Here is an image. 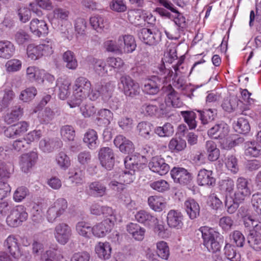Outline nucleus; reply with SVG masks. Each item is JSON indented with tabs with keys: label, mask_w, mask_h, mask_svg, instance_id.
<instances>
[{
	"label": "nucleus",
	"mask_w": 261,
	"mask_h": 261,
	"mask_svg": "<svg viewBox=\"0 0 261 261\" xmlns=\"http://www.w3.org/2000/svg\"><path fill=\"white\" fill-rule=\"evenodd\" d=\"M212 171L205 169L199 171L197 175V182L199 186L213 187L216 184V179L213 176Z\"/></svg>",
	"instance_id": "obj_17"
},
{
	"label": "nucleus",
	"mask_w": 261,
	"mask_h": 261,
	"mask_svg": "<svg viewBox=\"0 0 261 261\" xmlns=\"http://www.w3.org/2000/svg\"><path fill=\"white\" fill-rule=\"evenodd\" d=\"M138 36L140 40L149 45L157 44L162 38L161 32L159 30L146 28L140 29L138 31Z\"/></svg>",
	"instance_id": "obj_6"
},
{
	"label": "nucleus",
	"mask_w": 261,
	"mask_h": 261,
	"mask_svg": "<svg viewBox=\"0 0 261 261\" xmlns=\"http://www.w3.org/2000/svg\"><path fill=\"white\" fill-rule=\"evenodd\" d=\"M146 162L147 159L144 155L137 153L127 156L124 160L126 169L136 171Z\"/></svg>",
	"instance_id": "obj_12"
},
{
	"label": "nucleus",
	"mask_w": 261,
	"mask_h": 261,
	"mask_svg": "<svg viewBox=\"0 0 261 261\" xmlns=\"http://www.w3.org/2000/svg\"><path fill=\"white\" fill-rule=\"evenodd\" d=\"M225 164L228 170L233 174L239 171L238 159L233 155H228L225 159Z\"/></svg>",
	"instance_id": "obj_57"
},
{
	"label": "nucleus",
	"mask_w": 261,
	"mask_h": 261,
	"mask_svg": "<svg viewBox=\"0 0 261 261\" xmlns=\"http://www.w3.org/2000/svg\"><path fill=\"white\" fill-rule=\"evenodd\" d=\"M27 55L29 58L33 60H36L43 56L39 45L35 46L33 44L28 46Z\"/></svg>",
	"instance_id": "obj_61"
},
{
	"label": "nucleus",
	"mask_w": 261,
	"mask_h": 261,
	"mask_svg": "<svg viewBox=\"0 0 261 261\" xmlns=\"http://www.w3.org/2000/svg\"><path fill=\"white\" fill-rule=\"evenodd\" d=\"M30 29L34 35L39 37L48 33V25L43 20L32 19L30 24Z\"/></svg>",
	"instance_id": "obj_18"
},
{
	"label": "nucleus",
	"mask_w": 261,
	"mask_h": 261,
	"mask_svg": "<svg viewBox=\"0 0 261 261\" xmlns=\"http://www.w3.org/2000/svg\"><path fill=\"white\" fill-rule=\"evenodd\" d=\"M187 146L186 141L180 138H172L168 145L169 148L174 152L183 150Z\"/></svg>",
	"instance_id": "obj_47"
},
{
	"label": "nucleus",
	"mask_w": 261,
	"mask_h": 261,
	"mask_svg": "<svg viewBox=\"0 0 261 261\" xmlns=\"http://www.w3.org/2000/svg\"><path fill=\"white\" fill-rule=\"evenodd\" d=\"M91 89V83L87 78L83 76L77 78L73 85V97L68 102L70 107H79L82 100L87 97Z\"/></svg>",
	"instance_id": "obj_1"
},
{
	"label": "nucleus",
	"mask_w": 261,
	"mask_h": 261,
	"mask_svg": "<svg viewBox=\"0 0 261 261\" xmlns=\"http://www.w3.org/2000/svg\"><path fill=\"white\" fill-rule=\"evenodd\" d=\"M199 118L201 123L204 125L213 121L217 116V111L215 109H205L198 110Z\"/></svg>",
	"instance_id": "obj_38"
},
{
	"label": "nucleus",
	"mask_w": 261,
	"mask_h": 261,
	"mask_svg": "<svg viewBox=\"0 0 261 261\" xmlns=\"http://www.w3.org/2000/svg\"><path fill=\"white\" fill-rule=\"evenodd\" d=\"M156 253L161 258L167 259L170 255L169 248L167 243L161 241L156 243Z\"/></svg>",
	"instance_id": "obj_52"
},
{
	"label": "nucleus",
	"mask_w": 261,
	"mask_h": 261,
	"mask_svg": "<svg viewBox=\"0 0 261 261\" xmlns=\"http://www.w3.org/2000/svg\"><path fill=\"white\" fill-rule=\"evenodd\" d=\"M162 80L158 76H152L144 81L143 91L147 94L155 95L160 91Z\"/></svg>",
	"instance_id": "obj_15"
},
{
	"label": "nucleus",
	"mask_w": 261,
	"mask_h": 261,
	"mask_svg": "<svg viewBox=\"0 0 261 261\" xmlns=\"http://www.w3.org/2000/svg\"><path fill=\"white\" fill-rule=\"evenodd\" d=\"M23 113V109L20 106H15L5 115L4 120L7 124H12L18 120L22 117Z\"/></svg>",
	"instance_id": "obj_37"
},
{
	"label": "nucleus",
	"mask_w": 261,
	"mask_h": 261,
	"mask_svg": "<svg viewBox=\"0 0 261 261\" xmlns=\"http://www.w3.org/2000/svg\"><path fill=\"white\" fill-rule=\"evenodd\" d=\"M62 146V141L57 139L45 138L41 140L39 143L40 148L45 152H50L55 148H60Z\"/></svg>",
	"instance_id": "obj_28"
},
{
	"label": "nucleus",
	"mask_w": 261,
	"mask_h": 261,
	"mask_svg": "<svg viewBox=\"0 0 261 261\" xmlns=\"http://www.w3.org/2000/svg\"><path fill=\"white\" fill-rule=\"evenodd\" d=\"M14 44L8 40L0 41V58L8 59L15 53Z\"/></svg>",
	"instance_id": "obj_34"
},
{
	"label": "nucleus",
	"mask_w": 261,
	"mask_h": 261,
	"mask_svg": "<svg viewBox=\"0 0 261 261\" xmlns=\"http://www.w3.org/2000/svg\"><path fill=\"white\" fill-rule=\"evenodd\" d=\"M251 204L256 214L261 216V193H256L252 196Z\"/></svg>",
	"instance_id": "obj_63"
},
{
	"label": "nucleus",
	"mask_w": 261,
	"mask_h": 261,
	"mask_svg": "<svg viewBox=\"0 0 261 261\" xmlns=\"http://www.w3.org/2000/svg\"><path fill=\"white\" fill-rule=\"evenodd\" d=\"M120 55L133 53L136 48L137 44L134 37L130 35H122L118 38Z\"/></svg>",
	"instance_id": "obj_11"
},
{
	"label": "nucleus",
	"mask_w": 261,
	"mask_h": 261,
	"mask_svg": "<svg viewBox=\"0 0 261 261\" xmlns=\"http://www.w3.org/2000/svg\"><path fill=\"white\" fill-rule=\"evenodd\" d=\"M233 126L236 132L240 134H247L250 129L248 121L243 117H240L236 122L234 121Z\"/></svg>",
	"instance_id": "obj_43"
},
{
	"label": "nucleus",
	"mask_w": 261,
	"mask_h": 261,
	"mask_svg": "<svg viewBox=\"0 0 261 261\" xmlns=\"http://www.w3.org/2000/svg\"><path fill=\"white\" fill-rule=\"evenodd\" d=\"M228 125L224 122H220L210 128L207 131V135L215 139H222L228 134Z\"/></svg>",
	"instance_id": "obj_16"
},
{
	"label": "nucleus",
	"mask_w": 261,
	"mask_h": 261,
	"mask_svg": "<svg viewBox=\"0 0 261 261\" xmlns=\"http://www.w3.org/2000/svg\"><path fill=\"white\" fill-rule=\"evenodd\" d=\"M96 88L99 90L102 99L106 101L111 97L114 86L111 82H99L96 83Z\"/></svg>",
	"instance_id": "obj_35"
},
{
	"label": "nucleus",
	"mask_w": 261,
	"mask_h": 261,
	"mask_svg": "<svg viewBox=\"0 0 261 261\" xmlns=\"http://www.w3.org/2000/svg\"><path fill=\"white\" fill-rule=\"evenodd\" d=\"M153 128V126L151 123L145 121L139 123L137 126L139 135L147 140L151 139L154 136Z\"/></svg>",
	"instance_id": "obj_33"
},
{
	"label": "nucleus",
	"mask_w": 261,
	"mask_h": 261,
	"mask_svg": "<svg viewBox=\"0 0 261 261\" xmlns=\"http://www.w3.org/2000/svg\"><path fill=\"white\" fill-rule=\"evenodd\" d=\"M119 86L127 96L134 97L138 95L140 92L139 84L128 75H123L120 77Z\"/></svg>",
	"instance_id": "obj_5"
},
{
	"label": "nucleus",
	"mask_w": 261,
	"mask_h": 261,
	"mask_svg": "<svg viewBox=\"0 0 261 261\" xmlns=\"http://www.w3.org/2000/svg\"><path fill=\"white\" fill-rule=\"evenodd\" d=\"M68 207L67 200L63 198L57 199L48 207L46 212V218L48 222L53 223L64 214Z\"/></svg>",
	"instance_id": "obj_3"
},
{
	"label": "nucleus",
	"mask_w": 261,
	"mask_h": 261,
	"mask_svg": "<svg viewBox=\"0 0 261 261\" xmlns=\"http://www.w3.org/2000/svg\"><path fill=\"white\" fill-rule=\"evenodd\" d=\"M83 141L90 149H96L99 145L97 132L93 129H88L84 135Z\"/></svg>",
	"instance_id": "obj_31"
},
{
	"label": "nucleus",
	"mask_w": 261,
	"mask_h": 261,
	"mask_svg": "<svg viewBox=\"0 0 261 261\" xmlns=\"http://www.w3.org/2000/svg\"><path fill=\"white\" fill-rule=\"evenodd\" d=\"M219 187L222 192L230 193L234 189V181L231 178L227 177L219 181Z\"/></svg>",
	"instance_id": "obj_62"
},
{
	"label": "nucleus",
	"mask_w": 261,
	"mask_h": 261,
	"mask_svg": "<svg viewBox=\"0 0 261 261\" xmlns=\"http://www.w3.org/2000/svg\"><path fill=\"white\" fill-rule=\"evenodd\" d=\"M60 258H63L60 251L53 249L46 251V253L42 256L41 260L42 261H53V259L58 260Z\"/></svg>",
	"instance_id": "obj_64"
},
{
	"label": "nucleus",
	"mask_w": 261,
	"mask_h": 261,
	"mask_svg": "<svg viewBox=\"0 0 261 261\" xmlns=\"http://www.w3.org/2000/svg\"><path fill=\"white\" fill-rule=\"evenodd\" d=\"M248 185V179L243 177L238 178L236 182L237 190L234 193L236 200L242 202L246 197L250 194V190Z\"/></svg>",
	"instance_id": "obj_13"
},
{
	"label": "nucleus",
	"mask_w": 261,
	"mask_h": 261,
	"mask_svg": "<svg viewBox=\"0 0 261 261\" xmlns=\"http://www.w3.org/2000/svg\"><path fill=\"white\" fill-rule=\"evenodd\" d=\"M248 243L254 250H261V234L255 232L248 237Z\"/></svg>",
	"instance_id": "obj_55"
},
{
	"label": "nucleus",
	"mask_w": 261,
	"mask_h": 261,
	"mask_svg": "<svg viewBox=\"0 0 261 261\" xmlns=\"http://www.w3.org/2000/svg\"><path fill=\"white\" fill-rule=\"evenodd\" d=\"M55 116L54 112L49 108H46L38 114V118L42 123H48Z\"/></svg>",
	"instance_id": "obj_60"
},
{
	"label": "nucleus",
	"mask_w": 261,
	"mask_h": 261,
	"mask_svg": "<svg viewBox=\"0 0 261 261\" xmlns=\"http://www.w3.org/2000/svg\"><path fill=\"white\" fill-rule=\"evenodd\" d=\"M69 175V181L75 185L81 184L84 177L83 171L79 169L70 170Z\"/></svg>",
	"instance_id": "obj_59"
},
{
	"label": "nucleus",
	"mask_w": 261,
	"mask_h": 261,
	"mask_svg": "<svg viewBox=\"0 0 261 261\" xmlns=\"http://www.w3.org/2000/svg\"><path fill=\"white\" fill-rule=\"evenodd\" d=\"M63 60L66 63V67L69 69L75 70L77 67V60L74 53L71 50H67L63 54Z\"/></svg>",
	"instance_id": "obj_40"
},
{
	"label": "nucleus",
	"mask_w": 261,
	"mask_h": 261,
	"mask_svg": "<svg viewBox=\"0 0 261 261\" xmlns=\"http://www.w3.org/2000/svg\"><path fill=\"white\" fill-rule=\"evenodd\" d=\"M90 23L97 32H101L106 27V22L102 16L96 15L90 17Z\"/></svg>",
	"instance_id": "obj_51"
},
{
	"label": "nucleus",
	"mask_w": 261,
	"mask_h": 261,
	"mask_svg": "<svg viewBox=\"0 0 261 261\" xmlns=\"http://www.w3.org/2000/svg\"><path fill=\"white\" fill-rule=\"evenodd\" d=\"M26 74L27 79L30 81L44 82L45 70L43 69L35 66H30L27 69Z\"/></svg>",
	"instance_id": "obj_30"
},
{
	"label": "nucleus",
	"mask_w": 261,
	"mask_h": 261,
	"mask_svg": "<svg viewBox=\"0 0 261 261\" xmlns=\"http://www.w3.org/2000/svg\"><path fill=\"white\" fill-rule=\"evenodd\" d=\"M224 255L231 261H240L241 255L237 251L234 246L228 243L226 244L224 248Z\"/></svg>",
	"instance_id": "obj_45"
},
{
	"label": "nucleus",
	"mask_w": 261,
	"mask_h": 261,
	"mask_svg": "<svg viewBox=\"0 0 261 261\" xmlns=\"http://www.w3.org/2000/svg\"><path fill=\"white\" fill-rule=\"evenodd\" d=\"M71 234V228L65 223H59L55 228V237L57 241L62 245H65L69 241Z\"/></svg>",
	"instance_id": "obj_8"
},
{
	"label": "nucleus",
	"mask_w": 261,
	"mask_h": 261,
	"mask_svg": "<svg viewBox=\"0 0 261 261\" xmlns=\"http://www.w3.org/2000/svg\"><path fill=\"white\" fill-rule=\"evenodd\" d=\"M180 115L190 129H195L197 125V122L196 120V114L194 111H182L180 112Z\"/></svg>",
	"instance_id": "obj_41"
},
{
	"label": "nucleus",
	"mask_w": 261,
	"mask_h": 261,
	"mask_svg": "<svg viewBox=\"0 0 261 261\" xmlns=\"http://www.w3.org/2000/svg\"><path fill=\"white\" fill-rule=\"evenodd\" d=\"M115 145L123 153H129L134 150V145L132 141L122 135H118L114 140Z\"/></svg>",
	"instance_id": "obj_25"
},
{
	"label": "nucleus",
	"mask_w": 261,
	"mask_h": 261,
	"mask_svg": "<svg viewBox=\"0 0 261 261\" xmlns=\"http://www.w3.org/2000/svg\"><path fill=\"white\" fill-rule=\"evenodd\" d=\"M98 114L99 117L97 118V124L99 125L109 124L113 117V113L108 109L100 110Z\"/></svg>",
	"instance_id": "obj_49"
},
{
	"label": "nucleus",
	"mask_w": 261,
	"mask_h": 261,
	"mask_svg": "<svg viewBox=\"0 0 261 261\" xmlns=\"http://www.w3.org/2000/svg\"><path fill=\"white\" fill-rule=\"evenodd\" d=\"M148 203L150 207L155 212L162 211L166 205L162 198L156 196H150L148 199Z\"/></svg>",
	"instance_id": "obj_44"
},
{
	"label": "nucleus",
	"mask_w": 261,
	"mask_h": 261,
	"mask_svg": "<svg viewBox=\"0 0 261 261\" xmlns=\"http://www.w3.org/2000/svg\"><path fill=\"white\" fill-rule=\"evenodd\" d=\"M95 251L98 258L107 260L111 257L112 248L109 243L99 242L95 246Z\"/></svg>",
	"instance_id": "obj_29"
},
{
	"label": "nucleus",
	"mask_w": 261,
	"mask_h": 261,
	"mask_svg": "<svg viewBox=\"0 0 261 261\" xmlns=\"http://www.w3.org/2000/svg\"><path fill=\"white\" fill-rule=\"evenodd\" d=\"M201 233L203 245L212 253H217L220 251L221 246L218 241L220 234L213 228L202 226L199 229Z\"/></svg>",
	"instance_id": "obj_2"
},
{
	"label": "nucleus",
	"mask_w": 261,
	"mask_h": 261,
	"mask_svg": "<svg viewBox=\"0 0 261 261\" xmlns=\"http://www.w3.org/2000/svg\"><path fill=\"white\" fill-rule=\"evenodd\" d=\"M4 247L14 258H19L22 253L17 238L14 235H10L5 240Z\"/></svg>",
	"instance_id": "obj_14"
},
{
	"label": "nucleus",
	"mask_w": 261,
	"mask_h": 261,
	"mask_svg": "<svg viewBox=\"0 0 261 261\" xmlns=\"http://www.w3.org/2000/svg\"><path fill=\"white\" fill-rule=\"evenodd\" d=\"M70 83L67 80L59 79L57 81L56 86L59 88V97L62 100L65 99L69 95V87Z\"/></svg>",
	"instance_id": "obj_42"
},
{
	"label": "nucleus",
	"mask_w": 261,
	"mask_h": 261,
	"mask_svg": "<svg viewBox=\"0 0 261 261\" xmlns=\"http://www.w3.org/2000/svg\"><path fill=\"white\" fill-rule=\"evenodd\" d=\"M184 208L191 219L196 218L200 213L199 204L193 198H189L184 202Z\"/></svg>",
	"instance_id": "obj_24"
},
{
	"label": "nucleus",
	"mask_w": 261,
	"mask_h": 261,
	"mask_svg": "<svg viewBox=\"0 0 261 261\" xmlns=\"http://www.w3.org/2000/svg\"><path fill=\"white\" fill-rule=\"evenodd\" d=\"M37 158V153L34 151L23 154L20 163L22 171L27 173L35 165Z\"/></svg>",
	"instance_id": "obj_23"
},
{
	"label": "nucleus",
	"mask_w": 261,
	"mask_h": 261,
	"mask_svg": "<svg viewBox=\"0 0 261 261\" xmlns=\"http://www.w3.org/2000/svg\"><path fill=\"white\" fill-rule=\"evenodd\" d=\"M174 181L181 185H188L192 180V174L188 170L181 167H174L170 171Z\"/></svg>",
	"instance_id": "obj_7"
},
{
	"label": "nucleus",
	"mask_w": 261,
	"mask_h": 261,
	"mask_svg": "<svg viewBox=\"0 0 261 261\" xmlns=\"http://www.w3.org/2000/svg\"><path fill=\"white\" fill-rule=\"evenodd\" d=\"M148 167L150 170L160 175L166 174L170 170V166L166 163L165 159L158 155L151 159Z\"/></svg>",
	"instance_id": "obj_9"
},
{
	"label": "nucleus",
	"mask_w": 261,
	"mask_h": 261,
	"mask_svg": "<svg viewBox=\"0 0 261 261\" xmlns=\"http://www.w3.org/2000/svg\"><path fill=\"white\" fill-rule=\"evenodd\" d=\"M98 158L102 167L110 170L114 165V154L112 149L108 147H103L100 149Z\"/></svg>",
	"instance_id": "obj_10"
},
{
	"label": "nucleus",
	"mask_w": 261,
	"mask_h": 261,
	"mask_svg": "<svg viewBox=\"0 0 261 261\" xmlns=\"http://www.w3.org/2000/svg\"><path fill=\"white\" fill-rule=\"evenodd\" d=\"M76 232L81 236L86 238L90 236L91 232H92V227L86 222L81 221L78 222L75 227Z\"/></svg>",
	"instance_id": "obj_56"
},
{
	"label": "nucleus",
	"mask_w": 261,
	"mask_h": 261,
	"mask_svg": "<svg viewBox=\"0 0 261 261\" xmlns=\"http://www.w3.org/2000/svg\"><path fill=\"white\" fill-rule=\"evenodd\" d=\"M39 45L43 56H48L53 54L55 43L52 40L47 38L43 40Z\"/></svg>",
	"instance_id": "obj_58"
},
{
	"label": "nucleus",
	"mask_w": 261,
	"mask_h": 261,
	"mask_svg": "<svg viewBox=\"0 0 261 261\" xmlns=\"http://www.w3.org/2000/svg\"><path fill=\"white\" fill-rule=\"evenodd\" d=\"M70 15V12L64 8H56L53 10V17L58 23L67 21Z\"/></svg>",
	"instance_id": "obj_48"
},
{
	"label": "nucleus",
	"mask_w": 261,
	"mask_h": 261,
	"mask_svg": "<svg viewBox=\"0 0 261 261\" xmlns=\"http://www.w3.org/2000/svg\"><path fill=\"white\" fill-rule=\"evenodd\" d=\"M114 224L110 223V221H102L95 225L92 227V233L98 238L103 237L110 232L112 229Z\"/></svg>",
	"instance_id": "obj_27"
},
{
	"label": "nucleus",
	"mask_w": 261,
	"mask_h": 261,
	"mask_svg": "<svg viewBox=\"0 0 261 261\" xmlns=\"http://www.w3.org/2000/svg\"><path fill=\"white\" fill-rule=\"evenodd\" d=\"M154 133L161 137H169L174 133L173 126L170 123H166L163 126L156 127Z\"/></svg>",
	"instance_id": "obj_46"
},
{
	"label": "nucleus",
	"mask_w": 261,
	"mask_h": 261,
	"mask_svg": "<svg viewBox=\"0 0 261 261\" xmlns=\"http://www.w3.org/2000/svg\"><path fill=\"white\" fill-rule=\"evenodd\" d=\"M163 91L166 94L165 101L168 105H172L173 107L178 108L181 106L177 93L175 91L171 85L163 87Z\"/></svg>",
	"instance_id": "obj_21"
},
{
	"label": "nucleus",
	"mask_w": 261,
	"mask_h": 261,
	"mask_svg": "<svg viewBox=\"0 0 261 261\" xmlns=\"http://www.w3.org/2000/svg\"><path fill=\"white\" fill-rule=\"evenodd\" d=\"M135 217L137 221L149 227L154 226L158 223V219L155 216L144 210L138 212Z\"/></svg>",
	"instance_id": "obj_20"
},
{
	"label": "nucleus",
	"mask_w": 261,
	"mask_h": 261,
	"mask_svg": "<svg viewBox=\"0 0 261 261\" xmlns=\"http://www.w3.org/2000/svg\"><path fill=\"white\" fill-rule=\"evenodd\" d=\"M126 231L133 238L138 241H142L145 237L146 230L144 227L135 223H129L126 225Z\"/></svg>",
	"instance_id": "obj_26"
},
{
	"label": "nucleus",
	"mask_w": 261,
	"mask_h": 261,
	"mask_svg": "<svg viewBox=\"0 0 261 261\" xmlns=\"http://www.w3.org/2000/svg\"><path fill=\"white\" fill-rule=\"evenodd\" d=\"M87 191L91 196L101 197L106 195L107 188L102 180H95L89 183Z\"/></svg>",
	"instance_id": "obj_19"
},
{
	"label": "nucleus",
	"mask_w": 261,
	"mask_h": 261,
	"mask_svg": "<svg viewBox=\"0 0 261 261\" xmlns=\"http://www.w3.org/2000/svg\"><path fill=\"white\" fill-rule=\"evenodd\" d=\"M205 152L208 161H216L220 156V150L217 148L215 142L212 140L207 141L205 144Z\"/></svg>",
	"instance_id": "obj_32"
},
{
	"label": "nucleus",
	"mask_w": 261,
	"mask_h": 261,
	"mask_svg": "<svg viewBox=\"0 0 261 261\" xmlns=\"http://www.w3.org/2000/svg\"><path fill=\"white\" fill-rule=\"evenodd\" d=\"M242 105H243L242 102L239 100L237 97L232 96L229 98L224 99L221 107L225 111L230 113Z\"/></svg>",
	"instance_id": "obj_39"
},
{
	"label": "nucleus",
	"mask_w": 261,
	"mask_h": 261,
	"mask_svg": "<svg viewBox=\"0 0 261 261\" xmlns=\"http://www.w3.org/2000/svg\"><path fill=\"white\" fill-rule=\"evenodd\" d=\"M56 161L63 170H66L70 165V160L68 156L63 151H61L56 156Z\"/></svg>",
	"instance_id": "obj_53"
},
{
	"label": "nucleus",
	"mask_w": 261,
	"mask_h": 261,
	"mask_svg": "<svg viewBox=\"0 0 261 261\" xmlns=\"http://www.w3.org/2000/svg\"><path fill=\"white\" fill-rule=\"evenodd\" d=\"M182 220V214L178 211L171 210L167 214V224L171 228H181L183 225Z\"/></svg>",
	"instance_id": "obj_22"
},
{
	"label": "nucleus",
	"mask_w": 261,
	"mask_h": 261,
	"mask_svg": "<svg viewBox=\"0 0 261 261\" xmlns=\"http://www.w3.org/2000/svg\"><path fill=\"white\" fill-rule=\"evenodd\" d=\"M244 151L246 156L257 157L261 155V146L255 141H248L244 144Z\"/></svg>",
	"instance_id": "obj_36"
},
{
	"label": "nucleus",
	"mask_w": 261,
	"mask_h": 261,
	"mask_svg": "<svg viewBox=\"0 0 261 261\" xmlns=\"http://www.w3.org/2000/svg\"><path fill=\"white\" fill-rule=\"evenodd\" d=\"M173 13V17L171 20H173L175 24L178 27V30L184 31L187 26L186 18L183 14L179 12L176 9Z\"/></svg>",
	"instance_id": "obj_50"
},
{
	"label": "nucleus",
	"mask_w": 261,
	"mask_h": 261,
	"mask_svg": "<svg viewBox=\"0 0 261 261\" xmlns=\"http://www.w3.org/2000/svg\"><path fill=\"white\" fill-rule=\"evenodd\" d=\"M93 68L97 73L100 75H103L108 72L107 63L102 60L93 58L91 61Z\"/></svg>",
	"instance_id": "obj_54"
},
{
	"label": "nucleus",
	"mask_w": 261,
	"mask_h": 261,
	"mask_svg": "<svg viewBox=\"0 0 261 261\" xmlns=\"http://www.w3.org/2000/svg\"><path fill=\"white\" fill-rule=\"evenodd\" d=\"M28 216L24 206L22 205H17L10 211L6 218V223L10 227H16L25 221Z\"/></svg>",
	"instance_id": "obj_4"
}]
</instances>
